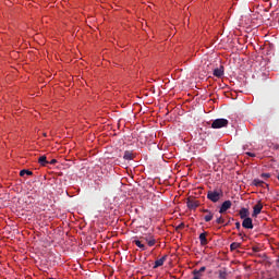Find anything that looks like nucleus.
I'll return each mask as SVG.
<instances>
[{
    "label": "nucleus",
    "mask_w": 279,
    "mask_h": 279,
    "mask_svg": "<svg viewBox=\"0 0 279 279\" xmlns=\"http://www.w3.org/2000/svg\"><path fill=\"white\" fill-rule=\"evenodd\" d=\"M221 197H223L222 190H213L207 192V199H209V202H213L214 204H217V202H219Z\"/></svg>",
    "instance_id": "nucleus-1"
},
{
    "label": "nucleus",
    "mask_w": 279,
    "mask_h": 279,
    "mask_svg": "<svg viewBox=\"0 0 279 279\" xmlns=\"http://www.w3.org/2000/svg\"><path fill=\"white\" fill-rule=\"evenodd\" d=\"M211 128L214 130H220V128H228V120L227 119H216L213 123H211Z\"/></svg>",
    "instance_id": "nucleus-2"
},
{
    "label": "nucleus",
    "mask_w": 279,
    "mask_h": 279,
    "mask_svg": "<svg viewBox=\"0 0 279 279\" xmlns=\"http://www.w3.org/2000/svg\"><path fill=\"white\" fill-rule=\"evenodd\" d=\"M186 205L190 210H195V208L199 207V201H197L193 197H189L186 201Z\"/></svg>",
    "instance_id": "nucleus-3"
},
{
    "label": "nucleus",
    "mask_w": 279,
    "mask_h": 279,
    "mask_svg": "<svg viewBox=\"0 0 279 279\" xmlns=\"http://www.w3.org/2000/svg\"><path fill=\"white\" fill-rule=\"evenodd\" d=\"M232 208V201H225L219 209L220 215H223V213L230 210Z\"/></svg>",
    "instance_id": "nucleus-4"
},
{
    "label": "nucleus",
    "mask_w": 279,
    "mask_h": 279,
    "mask_svg": "<svg viewBox=\"0 0 279 279\" xmlns=\"http://www.w3.org/2000/svg\"><path fill=\"white\" fill-rule=\"evenodd\" d=\"M242 227L245 228L246 230H254V223L252 221V218H244Z\"/></svg>",
    "instance_id": "nucleus-5"
},
{
    "label": "nucleus",
    "mask_w": 279,
    "mask_h": 279,
    "mask_svg": "<svg viewBox=\"0 0 279 279\" xmlns=\"http://www.w3.org/2000/svg\"><path fill=\"white\" fill-rule=\"evenodd\" d=\"M263 210V203L258 202L254 207H253V214L252 217H258Z\"/></svg>",
    "instance_id": "nucleus-6"
},
{
    "label": "nucleus",
    "mask_w": 279,
    "mask_h": 279,
    "mask_svg": "<svg viewBox=\"0 0 279 279\" xmlns=\"http://www.w3.org/2000/svg\"><path fill=\"white\" fill-rule=\"evenodd\" d=\"M240 219H247V217H250V209L248 208H245V207H242L240 209Z\"/></svg>",
    "instance_id": "nucleus-7"
},
{
    "label": "nucleus",
    "mask_w": 279,
    "mask_h": 279,
    "mask_svg": "<svg viewBox=\"0 0 279 279\" xmlns=\"http://www.w3.org/2000/svg\"><path fill=\"white\" fill-rule=\"evenodd\" d=\"M165 260H167V255H163L161 258L157 259L153 269H158V267H162V265H165Z\"/></svg>",
    "instance_id": "nucleus-8"
},
{
    "label": "nucleus",
    "mask_w": 279,
    "mask_h": 279,
    "mask_svg": "<svg viewBox=\"0 0 279 279\" xmlns=\"http://www.w3.org/2000/svg\"><path fill=\"white\" fill-rule=\"evenodd\" d=\"M208 236V233L207 232H203L199 234L198 239L201 241V245H208V239L206 238Z\"/></svg>",
    "instance_id": "nucleus-9"
},
{
    "label": "nucleus",
    "mask_w": 279,
    "mask_h": 279,
    "mask_svg": "<svg viewBox=\"0 0 279 279\" xmlns=\"http://www.w3.org/2000/svg\"><path fill=\"white\" fill-rule=\"evenodd\" d=\"M215 77H223V65L214 70Z\"/></svg>",
    "instance_id": "nucleus-10"
},
{
    "label": "nucleus",
    "mask_w": 279,
    "mask_h": 279,
    "mask_svg": "<svg viewBox=\"0 0 279 279\" xmlns=\"http://www.w3.org/2000/svg\"><path fill=\"white\" fill-rule=\"evenodd\" d=\"M253 186H266L267 189H269V184L265 183L264 181H262L259 179L253 180Z\"/></svg>",
    "instance_id": "nucleus-11"
},
{
    "label": "nucleus",
    "mask_w": 279,
    "mask_h": 279,
    "mask_svg": "<svg viewBox=\"0 0 279 279\" xmlns=\"http://www.w3.org/2000/svg\"><path fill=\"white\" fill-rule=\"evenodd\" d=\"M218 278L219 279H228V269L222 268V269L218 270Z\"/></svg>",
    "instance_id": "nucleus-12"
},
{
    "label": "nucleus",
    "mask_w": 279,
    "mask_h": 279,
    "mask_svg": "<svg viewBox=\"0 0 279 279\" xmlns=\"http://www.w3.org/2000/svg\"><path fill=\"white\" fill-rule=\"evenodd\" d=\"M123 158L125 160H134L135 156H134V153H132L131 150H125Z\"/></svg>",
    "instance_id": "nucleus-13"
},
{
    "label": "nucleus",
    "mask_w": 279,
    "mask_h": 279,
    "mask_svg": "<svg viewBox=\"0 0 279 279\" xmlns=\"http://www.w3.org/2000/svg\"><path fill=\"white\" fill-rule=\"evenodd\" d=\"M39 165H41V167H47V165H49V161L47 160V156H41L38 159Z\"/></svg>",
    "instance_id": "nucleus-14"
},
{
    "label": "nucleus",
    "mask_w": 279,
    "mask_h": 279,
    "mask_svg": "<svg viewBox=\"0 0 279 279\" xmlns=\"http://www.w3.org/2000/svg\"><path fill=\"white\" fill-rule=\"evenodd\" d=\"M133 243H135V245H137V247L142 250V252H145V250H147V247H145V244H142L140 240H134Z\"/></svg>",
    "instance_id": "nucleus-15"
},
{
    "label": "nucleus",
    "mask_w": 279,
    "mask_h": 279,
    "mask_svg": "<svg viewBox=\"0 0 279 279\" xmlns=\"http://www.w3.org/2000/svg\"><path fill=\"white\" fill-rule=\"evenodd\" d=\"M20 175L21 178L25 177V175H34V172H32L31 170H21L20 171Z\"/></svg>",
    "instance_id": "nucleus-16"
},
{
    "label": "nucleus",
    "mask_w": 279,
    "mask_h": 279,
    "mask_svg": "<svg viewBox=\"0 0 279 279\" xmlns=\"http://www.w3.org/2000/svg\"><path fill=\"white\" fill-rule=\"evenodd\" d=\"M239 247H241V243H239V242H233L230 245L231 252H234V250H239Z\"/></svg>",
    "instance_id": "nucleus-17"
},
{
    "label": "nucleus",
    "mask_w": 279,
    "mask_h": 279,
    "mask_svg": "<svg viewBox=\"0 0 279 279\" xmlns=\"http://www.w3.org/2000/svg\"><path fill=\"white\" fill-rule=\"evenodd\" d=\"M213 217H214V214L213 211H210L209 214H207L204 219L205 221L208 223V221H213Z\"/></svg>",
    "instance_id": "nucleus-18"
},
{
    "label": "nucleus",
    "mask_w": 279,
    "mask_h": 279,
    "mask_svg": "<svg viewBox=\"0 0 279 279\" xmlns=\"http://www.w3.org/2000/svg\"><path fill=\"white\" fill-rule=\"evenodd\" d=\"M148 245L149 247H154V245H156V239H154V236H150V240H148Z\"/></svg>",
    "instance_id": "nucleus-19"
},
{
    "label": "nucleus",
    "mask_w": 279,
    "mask_h": 279,
    "mask_svg": "<svg viewBox=\"0 0 279 279\" xmlns=\"http://www.w3.org/2000/svg\"><path fill=\"white\" fill-rule=\"evenodd\" d=\"M216 223H218V225H223V223H226V219H223V217H218L217 219H216Z\"/></svg>",
    "instance_id": "nucleus-20"
},
{
    "label": "nucleus",
    "mask_w": 279,
    "mask_h": 279,
    "mask_svg": "<svg viewBox=\"0 0 279 279\" xmlns=\"http://www.w3.org/2000/svg\"><path fill=\"white\" fill-rule=\"evenodd\" d=\"M260 177L265 178V179H269V178H271V174L270 173H262Z\"/></svg>",
    "instance_id": "nucleus-21"
},
{
    "label": "nucleus",
    "mask_w": 279,
    "mask_h": 279,
    "mask_svg": "<svg viewBox=\"0 0 279 279\" xmlns=\"http://www.w3.org/2000/svg\"><path fill=\"white\" fill-rule=\"evenodd\" d=\"M184 229V222H181L178 227H177V230H182Z\"/></svg>",
    "instance_id": "nucleus-22"
},
{
    "label": "nucleus",
    "mask_w": 279,
    "mask_h": 279,
    "mask_svg": "<svg viewBox=\"0 0 279 279\" xmlns=\"http://www.w3.org/2000/svg\"><path fill=\"white\" fill-rule=\"evenodd\" d=\"M204 271H206V267L205 266H203V267H201L199 269H198V272L202 275V274H204Z\"/></svg>",
    "instance_id": "nucleus-23"
},
{
    "label": "nucleus",
    "mask_w": 279,
    "mask_h": 279,
    "mask_svg": "<svg viewBox=\"0 0 279 279\" xmlns=\"http://www.w3.org/2000/svg\"><path fill=\"white\" fill-rule=\"evenodd\" d=\"M246 156H250L251 158H256V154L254 153H246Z\"/></svg>",
    "instance_id": "nucleus-24"
},
{
    "label": "nucleus",
    "mask_w": 279,
    "mask_h": 279,
    "mask_svg": "<svg viewBox=\"0 0 279 279\" xmlns=\"http://www.w3.org/2000/svg\"><path fill=\"white\" fill-rule=\"evenodd\" d=\"M58 162L57 159H52L51 161H48V165H56Z\"/></svg>",
    "instance_id": "nucleus-25"
},
{
    "label": "nucleus",
    "mask_w": 279,
    "mask_h": 279,
    "mask_svg": "<svg viewBox=\"0 0 279 279\" xmlns=\"http://www.w3.org/2000/svg\"><path fill=\"white\" fill-rule=\"evenodd\" d=\"M193 275H194V276H202V275L199 274V270H197V269L193 270Z\"/></svg>",
    "instance_id": "nucleus-26"
},
{
    "label": "nucleus",
    "mask_w": 279,
    "mask_h": 279,
    "mask_svg": "<svg viewBox=\"0 0 279 279\" xmlns=\"http://www.w3.org/2000/svg\"><path fill=\"white\" fill-rule=\"evenodd\" d=\"M236 230H241V222H235Z\"/></svg>",
    "instance_id": "nucleus-27"
},
{
    "label": "nucleus",
    "mask_w": 279,
    "mask_h": 279,
    "mask_svg": "<svg viewBox=\"0 0 279 279\" xmlns=\"http://www.w3.org/2000/svg\"><path fill=\"white\" fill-rule=\"evenodd\" d=\"M144 239V241H146V243H149V241H150V239H151V236H145V238H143Z\"/></svg>",
    "instance_id": "nucleus-28"
},
{
    "label": "nucleus",
    "mask_w": 279,
    "mask_h": 279,
    "mask_svg": "<svg viewBox=\"0 0 279 279\" xmlns=\"http://www.w3.org/2000/svg\"><path fill=\"white\" fill-rule=\"evenodd\" d=\"M202 213H206L207 215L210 214L211 211L209 209H202Z\"/></svg>",
    "instance_id": "nucleus-29"
},
{
    "label": "nucleus",
    "mask_w": 279,
    "mask_h": 279,
    "mask_svg": "<svg viewBox=\"0 0 279 279\" xmlns=\"http://www.w3.org/2000/svg\"><path fill=\"white\" fill-rule=\"evenodd\" d=\"M202 276H194L193 279H201Z\"/></svg>",
    "instance_id": "nucleus-30"
},
{
    "label": "nucleus",
    "mask_w": 279,
    "mask_h": 279,
    "mask_svg": "<svg viewBox=\"0 0 279 279\" xmlns=\"http://www.w3.org/2000/svg\"><path fill=\"white\" fill-rule=\"evenodd\" d=\"M239 236H243V233H239Z\"/></svg>",
    "instance_id": "nucleus-31"
}]
</instances>
